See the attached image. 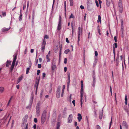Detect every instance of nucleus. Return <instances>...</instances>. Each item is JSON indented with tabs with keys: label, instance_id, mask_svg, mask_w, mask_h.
<instances>
[{
	"label": "nucleus",
	"instance_id": "f257e3e1",
	"mask_svg": "<svg viewBox=\"0 0 129 129\" xmlns=\"http://www.w3.org/2000/svg\"><path fill=\"white\" fill-rule=\"evenodd\" d=\"M45 38L46 39H48L49 36L47 35H45L44 39L43 41L42 44L41 50L43 52H44V50L45 49V47L46 44V41L45 39Z\"/></svg>",
	"mask_w": 129,
	"mask_h": 129
},
{
	"label": "nucleus",
	"instance_id": "f03ea898",
	"mask_svg": "<svg viewBox=\"0 0 129 129\" xmlns=\"http://www.w3.org/2000/svg\"><path fill=\"white\" fill-rule=\"evenodd\" d=\"M80 97V104L81 107L82 108L83 102H84V101L85 102H86V94H83L82 95L81 94Z\"/></svg>",
	"mask_w": 129,
	"mask_h": 129
},
{
	"label": "nucleus",
	"instance_id": "7ed1b4c3",
	"mask_svg": "<svg viewBox=\"0 0 129 129\" xmlns=\"http://www.w3.org/2000/svg\"><path fill=\"white\" fill-rule=\"evenodd\" d=\"M46 111H44L42 115V117L41 118V122L42 124H43L45 122L46 120Z\"/></svg>",
	"mask_w": 129,
	"mask_h": 129
},
{
	"label": "nucleus",
	"instance_id": "20e7f679",
	"mask_svg": "<svg viewBox=\"0 0 129 129\" xmlns=\"http://www.w3.org/2000/svg\"><path fill=\"white\" fill-rule=\"evenodd\" d=\"M11 116H10L9 114H6L4 118V119L5 120V122L8 121L9 123L10 120Z\"/></svg>",
	"mask_w": 129,
	"mask_h": 129
},
{
	"label": "nucleus",
	"instance_id": "39448f33",
	"mask_svg": "<svg viewBox=\"0 0 129 129\" xmlns=\"http://www.w3.org/2000/svg\"><path fill=\"white\" fill-rule=\"evenodd\" d=\"M40 112V105L39 103L37 104L36 107V112L38 116H39Z\"/></svg>",
	"mask_w": 129,
	"mask_h": 129
},
{
	"label": "nucleus",
	"instance_id": "423d86ee",
	"mask_svg": "<svg viewBox=\"0 0 129 129\" xmlns=\"http://www.w3.org/2000/svg\"><path fill=\"white\" fill-rule=\"evenodd\" d=\"M59 19L57 27V29L58 30H60V29L61 27V20L60 16H59Z\"/></svg>",
	"mask_w": 129,
	"mask_h": 129
},
{
	"label": "nucleus",
	"instance_id": "0eeeda50",
	"mask_svg": "<svg viewBox=\"0 0 129 129\" xmlns=\"http://www.w3.org/2000/svg\"><path fill=\"white\" fill-rule=\"evenodd\" d=\"M80 34H81V30L80 27H79L78 28V44L79 43V41H80Z\"/></svg>",
	"mask_w": 129,
	"mask_h": 129
},
{
	"label": "nucleus",
	"instance_id": "6e6552de",
	"mask_svg": "<svg viewBox=\"0 0 129 129\" xmlns=\"http://www.w3.org/2000/svg\"><path fill=\"white\" fill-rule=\"evenodd\" d=\"M92 3V1L91 0H87V7H89L90 5Z\"/></svg>",
	"mask_w": 129,
	"mask_h": 129
},
{
	"label": "nucleus",
	"instance_id": "1a4fd4ad",
	"mask_svg": "<svg viewBox=\"0 0 129 129\" xmlns=\"http://www.w3.org/2000/svg\"><path fill=\"white\" fill-rule=\"evenodd\" d=\"M73 116L72 114L70 115L68 118V123H71L72 120Z\"/></svg>",
	"mask_w": 129,
	"mask_h": 129
},
{
	"label": "nucleus",
	"instance_id": "9d476101",
	"mask_svg": "<svg viewBox=\"0 0 129 129\" xmlns=\"http://www.w3.org/2000/svg\"><path fill=\"white\" fill-rule=\"evenodd\" d=\"M77 119L79 122H80L82 119V116L80 113H78V114Z\"/></svg>",
	"mask_w": 129,
	"mask_h": 129
},
{
	"label": "nucleus",
	"instance_id": "9b49d317",
	"mask_svg": "<svg viewBox=\"0 0 129 129\" xmlns=\"http://www.w3.org/2000/svg\"><path fill=\"white\" fill-rule=\"evenodd\" d=\"M23 78V76L22 75L19 77V78H18L17 81L18 83H19L20 81L22 80Z\"/></svg>",
	"mask_w": 129,
	"mask_h": 129
},
{
	"label": "nucleus",
	"instance_id": "f8f14e48",
	"mask_svg": "<svg viewBox=\"0 0 129 129\" xmlns=\"http://www.w3.org/2000/svg\"><path fill=\"white\" fill-rule=\"evenodd\" d=\"M13 61L12 63L15 64L17 58V55L16 54H15L14 55H13Z\"/></svg>",
	"mask_w": 129,
	"mask_h": 129
},
{
	"label": "nucleus",
	"instance_id": "ddd939ff",
	"mask_svg": "<svg viewBox=\"0 0 129 129\" xmlns=\"http://www.w3.org/2000/svg\"><path fill=\"white\" fill-rule=\"evenodd\" d=\"M60 91L59 89H58L57 91L56 96L57 98H59L60 96Z\"/></svg>",
	"mask_w": 129,
	"mask_h": 129
},
{
	"label": "nucleus",
	"instance_id": "4468645a",
	"mask_svg": "<svg viewBox=\"0 0 129 129\" xmlns=\"http://www.w3.org/2000/svg\"><path fill=\"white\" fill-rule=\"evenodd\" d=\"M11 61H7L6 64V67H9L11 65Z\"/></svg>",
	"mask_w": 129,
	"mask_h": 129
},
{
	"label": "nucleus",
	"instance_id": "2eb2a0df",
	"mask_svg": "<svg viewBox=\"0 0 129 129\" xmlns=\"http://www.w3.org/2000/svg\"><path fill=\"white\" fill-rule=\"evenodd\" d=\"M111 0H106V4L107 6L109 7L110 4Z\"/></svg>",
	"mask_w": 129,
	"mask_h": 129
},
{
	"label": "nucleus",
	"instance_id": "dca6fc26",
	"mask_svg": "<svg viewBox=\"0 0 129 129\" xmlns=\"http://www.w3.org/2000/svg\"><path fill=\"white\" fill-rule=\"evenodd\" d=\"M10 28H7L5 27L3 28L2 29V32H4L5 31H7L9 30Z\"/></svg>",
	"mask_w": 129,
	"mask_h": 129
},
{
	"label": "nucleus",
	"instance_id": "f3484780",
	"mask_svg": "<svg viewBox=\"0 0 129 129\" xmlns=\"http://www.w3.org/2000/svg\"><path fill=\"white\" fill-rule=\"evenodd\" d=\"M122 0H119L118 2V7H122Z\"/></svg>",
	"mask_w": 129,
	"mask_h": 129
},
{
	"label": "nucleus",
	"instance_id": "a211bd4d",
	"mask_svg": "<svg viewBox=\"0 0 129 129\" xmlns=\"http://www.w3.org/2000/svg\"><path fill=\"white\" fill-rule=\"evenodd\" d=\"M80 92V94H81L82 95L83 94L85 93L84 92V89L83 88V87H81V89Z\"/></svg>",
	"mask_w": 129,
	"mask_h": 129
},
{
	"label": "nucleus",
	"instance_id": "6ab92c4d",
	"mask_svg": "<svg viewBox=\"0 0 129 129\" xmlns=\"http://www.w3.org/2000/svg\"><path fill=\"white\" fill-rule=\"evenodd\" d=\"M15 64L12 63V64L11 66V67L10 68V72H12L13 71V69L14 68V66L15 65Z\"/></svg>",
	"mask_w": 129,
	"mask_h": 129
},
{
	"label": "nucleus",
	"instance_id": "aec40b11",
	"mask_svg": "<svg viewBox=\"0 0 129 129\" xmlns=\"http://www.w3.org/2000/svg\"><path fill=\"white\" fill-rule=\"evenodd\" d=\"M123 125L125 126L126 127H127V124L126 122L125 121H123L122 123Z\"/></svg>",
	"mask_w": 129,
	"mask_h": 129
},
{
	"label": "nucleus",
	"instance_id": "412c9836",
	"mask_svg": "<svg viewBox=\"0 0 129 129\" xmlns=\"http://www.w3.org/2000/svg\"><path fill=\"white\" fill-rule=\"evenodd\" d=\"M119 10L120 12L121 13L123 11V8L122 7H119Z\"/></svg>",
	"mask_w": 129,
	"mask_h": 129
},
{
	"label": "nucleus",
	"instance_id": "4be33fe9",
	"mask_svg": "<svg viewBox=\"0 0 129 129\" xmlns=\"http://www.w3.org/2000/svg\"><path fill=\"white\" fill-rule=\"evenodd\" d=\"M39 84V81H38V82H37H37H36V83H35V86H36V92L37 91V88H38V85Z\"/></svg>",
	"mask_w": 129,
	"mask_h": 129
},
{
	"label": "nucleus",
	"instance_id": "5701e85b",
	"mask_svg": "<svg viewBox=\"0 0 129 129\" xmlns=\"http://www.w3.org/2000/svg\"><path fill=\"white\" fill-rule=\"evenodd\" d=\"M4 88L3 87H0V93H2L4 91Z\"/></svg>",
	"mask_w": 129,
	"mask_h": 129
},
{
	"label": "nucleus",
	"instance_id": "b1692460",
	"mask_svg": "<svg viewBox=\"0 0 129 129\" xmlns=\"http://www.w3.org/2000/svg\"><path fill=\"white\" fill-rule=\"evenodd\" d=\"M50 56H49V55H46V58L47 59V62L49 61L50 60V59L49 57Z\"/></svg>",
	"mask_w": 129,
	"mask_h": 129
},
{
	"label": "nucleus",
	"instance_id": "393cba45",
	"mask_svg": "<svg viewBox=\"0 0 129 129\" xmlns=\"http://www.w3.org/2000/svg\"><path fill=\"white\" fill-rule=\"evenodd\" d=\"M98 22H99V21L100 22V23H101V16L99 15L98 16Z\"/></svg>",
	"mask_w": 129,
	"mask_h": 129
},
{
	"label": "nucleus",
	"instance_id": "a878e982",
	"mask_svg": "<svg viewBox=\"0 0 129 129\" xmlns=\"http://www.w3.org/2000/svg\"><path fill=\"white\" fill-rule=\"evenodd\" d=\"M103 113H101L99 114V118L100 119H101L103 117Z\"/></svg>",
	"mask_w": 129,
	"mask_h": 129
},
{
	"label": "nucleus",
	"instance_id": "bb28decb",
	"mask_svg": "<svg viewBox=\"0 0 129 129\" xmlns=\"http://www.w3.org/2000/svg\"><path fill=\"white\" fill-rule=\"evenodd\" d=\"M60 126V122H58L57 123V125L56 127V129H59Z\"/></svg>",
	"mask_w": 129,
	"mask_h": 129
},
{
	"label": "nucleus",
	"instance_id": "cd10ccee",
	"mask_svg": "<svg viewBox=\"0 0 129 129\" xmlns=\"http://www.w3.org/2000/svg\"><path fill=\"white\" fill-rule=\"evenodd\" d=\"M70 51V50L67 49L64 51V53L66 54H67Z\"/></svg>",
	"mask_w": 129,
	"mask_h": 129
},
{
	"label": "nucleus",
	"instance_id": "c85d7f7f",
	"mask_svg": "<svg viewBox=\"0 0 129 129\" xmlns=\"http://www.w3.org/2000/svg\"><path fill=\"white\" fill-rule=\"evenodd\" d=\"M75 18V16L73 15L72 13L71 14V15L70 16L69 18L70 19L71 18Z\"/></svg>",
	"mask_w": 129,
	"mask_h": 129
},
{
	"label": "nucleus",
	"instance_id": "c756f323",
	"mask_svg": "<svg viewBox=\"0 0 129 129\" xmlns=\"http://www.w3.org/2000/svg\"><path fill=\"white\" fill-rule=\"evenodd\" d=\"M56 66L55 65H53L51 67L52 69V70H54L56 68Z\"/></svg>",
	"mask_w": 129,
	"mask_h": 129
},
{
	"label": "nucleus",
	"instance_id": "7c9ffc66",
	"mask_svg": "<svg viewBox=\"0 0 129 129\" xmlns=\"http://www.w3.org/2000/svg\"><path fill=\"white\" fill-rule=\"evenodd\" d=\"M12 96L10 98V100H9L8 103V104H7V106H8L9 105V104L10 102H11V100L12 99Z\"/></svg>",
	"mask_w": 129,
	"mask_h": 129
},
{
	"label": "nucleus",
	"instance_id": "2f4dec72",
	"mask_svg": "<svg viewBox=\"0 0 129 129\" xmlns=\"http://www.w3.org/2000/svg\"><path fill=\"white\" fill-rule=\"evenodd\" d=\"M30 69L29 68H27L26 69V74H27L29 72V71L30 70Z\"/></svg>",
	"mask_w": 129,
	"mask_h": 129
},
{
	"label": "nucleus",
	"instance_id": "473e14b6",
	"mask_svg": "<svg viewBox=\"0 0 129 129\" xmlns=\"http://www.w3.org/2000/svg\"><path fill=\"white\" fill-rule=\"evenodd\" d=\"M70 74H69V75H68V82H67V83H70Z\"/></svg>",
	"mask_w": 129,
	"mask_h": 129
},
{
	"label": "nucleus",
	"instance_id": "72a5a7b5",
	"mask_svg": "<svg viewBox=\"0 0 129 129\" xmlns=\"http://www.w3.org/2000/svg\"><path fill=\"white\" fill-rule=\"evenodd\" d=\"M95 2L96 4V5L97 7H99V3H98V1L96 0L95 1Z\"/></svg>",
	"mask_w": 129,
	"mask_h": 129
},
{
	"label": "nucleus",
	"instance_id": "f704fd0d",
	"mask_svg": "<svg viewBox=\"0 0 129 129\" xmlns=\"http://www.w3.org/2000/svg\"><path fill=\"white\" fill-rule=\"evenodd\" d=\"M113 46H114L115 48H117V43H115L113 45Z\"/></svg>",
	"mask_w": 129,
	"mask_h": 129
},
{
	"label": "nucleus",
	"instance_id": "c9c22d12",
	"mask_svg": "<svg viewBox=\"0 0 129 129\" xmlns=\"http://www.w3.org/2000/svg\"><path fill=\"white\" fill-rule=\"evenodd\" d=\"M2 15L3 16V17L5 16H6V12H2Z\"/></svg>",
	"mask_w": 129,
	"mask_h": 129
},
{
	"label": "nucleus",
	"instance_id": "e433bc0d",
	"mask_svg": "<svg viewBox=\"0 0 129 129\" xmlns=\"http://www.w3.org/2000/svg\"><path fill=\"white\" fill-rule=\"evenodd\" d=\"M112 117H111V121L110 122L109 129H110V128L111 127V123H112Z\"/></svg>",
	"mask_w": 129,
	"mask_h": 129
},
{
	"label": "nucleus",
	"instance_id": "4c0bfd02",
	"mask_svg": "<svg viewBox=\"0 0 129 129\" xmlns=\"http://www.w3.org/2000/svg\"><path fill=\"white\" fill-rule=\"evenodd\" d=\"M113 47L114 54V55H115V47L114 46H113Z\"/></svg>",
	"mask_w": 129,
	"mask_h": 129
},
{
	"label": "nucleus",
	"instance_id": "58836bf2",
	"mask_svg": "<svg viewBox=\"0 0 129 129\" xmlns=\"http://www.w3.org/2000/svg\"><path fill=\"white\" fill-rule=\"evenodd\" d=\"M88 117H88V116H86V119L87 122L88 123H89Z\"/></svg>",
	"mask_w": 129,
	"mask_h": 129
},
{
	"label": "nucleus",
	"instance_id": "ea45409f",
	"mask_svg": "<svg viewBox=\"0 0 129 129\" xmlns=\"http://www.w3.org/2000/svg\"><path fill=\"white\" fill-rule=\"evenodd\" d=\"M81 87H83V80H81Z\"/></svg>",
	"mask_w": 129,
	"mask_h": 129
},
{
	"label": "nucleus",
	"instance_id": "a19ab883",
	"mask_svg": "<svg viewBox=\"0 0 129 129\" xmlns=\"http://www.w3.org/2000/svg\"><path fill=\"white\" fill-rule=\"evenodd\" d=\"M61 47H60V52H59V56L60 57L61 56Z\"/></svg>",
	"mask_w": 129,
	"mask_h": 129
},
{
	"label": "nucleus",
	"instance_id": "79ce46f5",
	"mask_svg": "<svg viewBox=\"0 0 129 129\" xmlns=\"http://www.w3.org/2000/svg\"><path fill=\"white\" fill-rule=\"evenodd\" d=\"M64 90L62 89V93H61V97H62L63 95V94L64 93Z\"/></svg>",
	"mask_w": 129,
	"mask_h": 129
},
{
	"label": "nucleus",
	"instance_id": "37998d69",
	"mask_svg": "<svg viewBox=\"0 0 129 129\" xmlns=\"http://www.w3.org/2000/svg\"><path fill=\"white\" fill-rule=\"evenodd\" d=\"M67 59L66 58L64 59V63L65 64H66L67 63Z\"/></svg>",
	"mask_w": 129,
	"mask_h": 129
},
{
	"label": "nucleus",
	"instance_id": "c03bdc74",
	"mask_svg": "<svg viewBox=\"0 0 129 129\" xmlns=\"http://www.w3.org/2000/svg\"><path fill=\"white\" fill-rule=\"evenodd\" d=\"M40 71L39 70H38L37 71V75H38L40 73Z\"/></svg>",
	"mask_w": 129,
	"mask_h": 129
},
{
	"label": "nucleus",
	"instance_id": "a18cd8bd",
	"mask_svg": "<svg viewBox=\"0 0 129 129\" xmlns=\"http://www.w3.org/2000/svg\"><path fill=\"white\" fill-rule=\"evenodd\" d=\"M114 39L115 41V42H117V38L115 36L114 37Z\"/></svg>",
	"mask_w": 129,
	"mask_h": 129
},
{
	"label": "nucleus",
	"instance_id": "49530a36",
	"mask_svg": "<svg viewBox=\"0 0 129 129\" xmlns=\"http://www.w3.org/2000/svg\"><path fill=\"white\" fill-rule=\"evenodd\" d=\"M98 53L96 51H95V55L96 56H97L98 55Z\"/></svg>",
	"mask_w": 129,
	"mask_h": 129
},
{
	"label": "nucleus",
	"instance_id": "de8ad7c7",
	"mask_svg": "<svg viewBox=\"0 0 129 129\" xmlns=\"http://www.w3.org/2000/svg\"><path fill=\"white\" fill-rule=\"evenodd\" d=\"M96 127L97 129H100L101 128L100 126L99 125H97Z\"/></svg>",
	"mask_w": 129,
	"mask_h": 129
},
{
	"label": "nucleus",
	"instance_id": "09e8293b",
	"mask_svg": "<svg viewBox=\"0 0 129 129\" xmlns=\"http://www.w3.org/2000/svg\"><path fill=\"white\" fill-rule=\"evenodd\" d=\"M70 2V5L71 6H72L73 5V1H71Z\"/></svg>",
	"mask_w": 129,
	"mask_h": 129
},
{
	"label": "nucleus",
	"instance_id": "8fccbe9b",
	"mask_svg": "<svg viewBox=\"0 0 129 129\" xmlns=\"http://www.w3.org/2000/svg\"><path fill=\"white\" fill-rule=\"evenodd\" d=\"M66 41L68 43H69L70 42L69 41L68 39L67 38H66Z\"/></svg>",
	"mask_w": 129,
	"mask_h": 129
},
{
	"label": "nucleus",
	"instance_id": "3c124183",
	"mask_svg": "<svg viewBox=\"0 0 129 129\" xmlns=\"http://www.w3.org/2000/svg\"><path fill=\"white\" fill-rule=\"evenodd\" d=\"M80 8L81 9H83L84 8V7L82 5H81L80 6Z\"/></svg>",
	"mask_w": 129,
	"mask_h": 129
},
{
	"label": "nucleus",
	"instance_id": "603ef678",
	"mask_svg": "<svg viewBox=\"0 0 129 129\" xmlns=\"http://www.w3.org/2000/svg\"><path fill=\"white\" fill-rule=\"evenodd\" d=\"M34 121L35 122H36V123L37 122V119L36 118H34Z\"/></svg>",
	"mask_w": 129,
	"mask_h": 129
},
{
	"label": "nucleus",
	"instance_id": "864d4df0",
	"mask_svg": "<svg viewBox=\"0 0 129 129\" xmlns=\"http://www.w3.org/2000/svg\"><path fill=\"white\" fill-rule=\"evenodd\" d=\"M38 67L39 68H41V64H38Z\"/></svg>",
	"mask_w": 129,
	"mask_h": 129
},
{
	"label": "nucleus",
	"instance_id": "5fc2aeb1",
	"mask_svg": "<svg viewBox=\"0 0 129 129\" xmlns=\"http://www.w3.org/2000/svg\"><path fill=\"white\" fill-rule=\"evenodd\" d=\"M46 76V74L45 73H43V78L45 77Z\"/></svg>",
	"mask_w": 129,
	"mask_h": 129
},
{
	"label": "nucleus",
	"instance_id": "6e6d98bb",
	"mask_svg": "<svg viewBox=\"0 0 129 129\" xmlns=\"http://www.w3.org/2000/svg\"><path fill=\"white\" fill-rule=\"evenodd\" d=\"M123 25H121V30L122 31H123ZM122 33H123V32H122Z\"/></svg>",
	"mask_w": 129,
	"mask_h": 129
},
{
	"label": "nucleus",
	"instance_id": "4d7b16f0",
	"mask_svg": "<svg viewBox=\"0 0 129 129\" xmlns=\"http://www.w3.org/2000/svg\"><path fill=\"white\" fill-rule=\"evenodd\" d=\"M127 96L126 95H125V101H127Z\"/></svg>",
	"mask_w": 129,
	"mask_h": 129
},
{
	"label": "nucleus",
	"instance_id": "13d9d810",
	"mask_svg": "<svg viewBox=\"0 0 129 129\" xmlns=\"http://www.w3.org/2000/svg\"><path fill=\"white\" fill-rule=\"evenodd\" d=\"M72 103L73 104V105H74V106H75V100H73L72 101Z\"/></svg>",
	"mask_w": 129,
	"mask_h": 129
},
{
	"label": "nucleus",
	"instance_id": "bf43d9fd",
	"mask_svg": "<svg viewBox=\"0 0 129 129\" xmlns=\"http://www.w3.org/2000/svg\"><path fill=\"white\" fill-rule=\"evenodd\" d=\"M36 124H35L34 125L33 127L34 128V129H36Z\"/></svg>",
	"mask_w": 129,
	"mask_h": 129
},
{
	"label": "nucleus",
	"instance_id": "052dcab7",
	"mask_svg": "<svg viewBox=\"0 0 129 129\" xmlns=\"http://www.w3.org/2000/svg\"><path fill=\"white\" fill-rule=\"evenodd\" d=\"M67 67H65L64 68V71L66 72L67 71Z\"/></svg>",
	"mask_w": 129,
	"mask_h": 129
},
{
	"label": "nucleus",
	"instance_id": "680f3d73",
	"mask_svg": "<svg viewBox=\"0 0 129 129\" xmlns=\"http://www.w3.org/2000/svg\"><path fill=\"white\" fill-rule=\"evenodd\" d=\"M71 25H72V29H73V22H72L71 23Z\"/></svg>",
	"mask_w": 129,
	"mask_h": 129
},
{
	"label": "nucleus",
	"instance_id": "e2e57ef3",
	"mask_svg": "<svg viewBox=\"0 0 129 129\" xmlns=\"http://www.w3.org/2000/svg\"><path fill=\"white\" fill-rule=\"evenodd\" d=\"M121 59V60H123V56L122 55H121L120 56Z\"/></svg>",
	"mask_w": 129,
	"mask_h": 129
},
{
	"label": "nucleus",
	"instance_id": "0e129e2a",
	"mask_svg": "<svg viewBox=\"0 0 129 129\" xmlns=\"http://www.w3.org/2000/svg\"><path fill=\"white\" fill-rule=\"evenodd\" d=\"M39 60L40 62H41L42 61V59L41 58H40L39 59Z\"/></svg>",
	"mask_w": 129,
	"mask_h": 129
},
{
	"label": "nucleus",
	"instance_id": "69168bd1",
	"mask_svg": "<svg viewBox=\"0 0 129 129\" xmlns=\"http://www.w3.org/2000/svg\"><path fill=\"white\" fill-rule=\"evenodd\" d=\"M34 50L33 49H31L30 50V52L31 53H33L34 52Z\"/></svg>",
	"mask_w": 129,
	"mask_h": 129
},
{
	"label": "nucleus",
	"instance_id": "338daca9",
	"mask_svg": "<svg viewBox=\"0 0 129 129\" xmlns=\"http://www.w3.org/2000/svg\"><path fill=\"white\" fill-rule=\"evenodd\" d=\"M65 87V86L64 85H63V86H62V89L64 90Z\"/></svg>",
	"mask_w": 129,
	"mask_h": 129
},
{
	"label": "nucleus",
	"instance_id": "774afa93",
	"mask_svg": "<svg viewBox=\"0 0 129 129\" xmlns=\"http://www.w3.org/2000/svg\"><path fill=\"white\" fill-rule=\"evenodd\" d=\"M77 123L76 122H75V126H76L77 125Z\"/></svg>",
	"mask_w": 129,
	"mask_h": 129
}]
</instances>
